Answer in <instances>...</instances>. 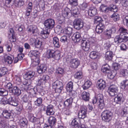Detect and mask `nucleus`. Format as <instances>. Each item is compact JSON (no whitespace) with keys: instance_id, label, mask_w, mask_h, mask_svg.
<instances>
[{"instance_id":"f257e3e1","label":"nucleus","mask_w":128,"mask_h":128,"mask_svg":"<svg viewBox=\"0 0 128 128\" xmlns=\"http://www.w3.org/2000/svg\"><path fill=\"white\" fill-rule=\"evenodd\" d=\"M35 74L34 72L30 70L27 72L24 76L26 79L23 82L22 89L25 91L32 90L35 91L34 89L31 85L32 81L30 79L32 78Z\"/></svg>"},{"instance_id":"f03ea898","label":"nucleus","mask_w":128,"mask_h":128,"mask_svg":"<svg viewBox=\"0 0 128 128\" xmlns=\"http://www.w3.org/2000/svg\"><path fill=\"white\" fill-rule=\"evenodd\" d=\"M119 34L114 39L115 42L120 43L122 42H126L128 40V31L126 29L120 28L118 30Z\"/></svg>"},{"instance_id":"7ed1b4c3","label":"nucleus","mask_w":128,"mask_h":128,"mask_svg":"<svg viewBox=\"0 0 128 128\" xmlns=\"http://www.w3.org/2000/svg\"><path fill=\"white\" fill-rule=\"evenodd\" d=\"M112 113L109 110H106L102 113V119L106 122H109L110 121L112 120Z\"/></svg>"},{"instance_id":"20e7f679","label":"nucleus","mask_w":128,"mask_h":128,"mask_svg":"<svg viewBox=\"0 0 128 128\" xmlns=\"http://www.w3.org/2000/svg\"><path fill=\"white\" fill-rule=\"evenodd\" d=\"M55 24L54 20L52 18H48L45 20L44 23L45 28L50 30L54 27Z\"/></svg>"},{"instance_id":"39448f33","label":"nucleus","mask_w":128,"mask_h":128,"mask_svg":"<svg viewBox=\"0 0 128 128\" xmlns=\"http://www.w3.org/2000/svg\"><path fill=\"white\" fill-rule=\"evenodd\" d=\"M52 87L54 89L55 92L59 94L61 92L63 88L62 83L58 80H56L52 84Z\"/></svg>"},{"instance_id":"423d86ee","label":"nucleus","mask_w":128,"mask_h":128,"mask_svg":"<svg viewBox=\"0 0 128 128\" xmlns=\"http://www.w3.org/2000/svg\"><path fill=\"white\" fill-rule=\"evenodd\" d=\"M84 24L83 21L80 18L75 19L73 22L74 28L78 30L82 28L84 26Z\"/></svg>"},{"instance_id":"0eeeda50","label":"nucleus","mask_w":128,"mask_h":128,"mask_svg":"<svg viewBox=\"0 0 128 128\" xmlns=\"http://www.w3.org/2000/svg\"><path fill=\"white\" fill-rule=\"evenodd\" d=\"M108 92L111 96H114L117 95L118 93V88L114 85H112L109 87Z\"/></svg>"},{"instance_id":"6e6552de","label":"nucleus","mask_w":128,"mask_h":128,"mask_svg":"<svg viewBox=\"0 0 128 128\" xmlns=\"http://www.w3.org/2000/svg\"><path fill=\"white\" fill-rule=\"evenodd\" d=\"M56 51L52 49H48L46 52V55L47 57L49 58H53L55 59L58 60L60 57V54H58L57 56L58 57L57 58L55 55Z\"/></svg>"},{"instance_id":"1a4fd4ad","label":"nucleus","mask_w":128,"mask_h":128,"mask_svg":"<svg viewBox=\"0 0 128 128\" xmlns=\"http://www.w3.org/2000/svg\"><path fill=\"white\" fill-rule=\"evenodd\" d=\"M96 96L99 103L98 104V107L100 109H102L104 106V96L102 94H98Z\"/></svg>"},{"instance_id":"9d476101","label":"nucleus","mask_w":128,"mask_h":128,"mask_svg":"<svg viewBox=\"0 0 128 128\" xmlns=\"http://www.w3.org/2000/svg\"><path fill=\"white\" fill-rule=\"evenodd\" d=\"M80 61L77 58H73L70 60V64L72 68L76 69L80 64Z\"/></svg>"},{"instance_id":"9b49d317","label":"nucleus","mask_w":128,"mask_h":128,"mask_svg":"<svg viewBox=\"0 0 128 128\" xmlns=\"http://www.w3.org/2000/svg\"><path fill=\"white\" fill-rule=\"evenodd\" d=\"M49 77L47 75H41L40 76V79L38 81V85L41 84H44L46 81L49 79Z\"/></svg>"},{"instance_id":"f8f14e48","label":"nucleus","mask_w":128,"mask_h":128,"mask_svg":"<svg viewBox=\"0 0 128 128\" xmlns=\"http://www.w3.org/2000/svg\"><path fill=\"white\" fill-rule=\"evenodd\" d=\"M78 116L79 118L84 119L87 116L86 108V107L81 108L78 113Z\"/></svg>"},{"instance_id":"ddd939ff","label":"nucleus","mask_w":128,"mask_h":128,"mask_svg":"<svg viewBox=\"0 0 128 128\" xmlns=\"http://www.w3.org/2000/svg\"><path fill=\"white\" fill-rule=\"evenodd\" d=\"M30 100L32 102H34L35 105L38 106H40L42 102V99L41 98H37L36 96H32Z\"/></svg>"},{"instance_id":"4468645a","label":"nucleus","mask_w":128,"mask_h":128,"mask_svg":"<svg viewBox=\"0 0 128 128\" xmlns=\"http://www.w3.org/2000/svg\"><path fill=\"white\" fill-rule=\"evenodd\" d=\"M96 86L98 88L102 90L106 86V82L104 80L100 79L98 81Z\"/></svg>"},{"instance_id":"2eb2a0df","label":"nucleus","mask_w":128,"mask_h":128,"mask_svg":"<svg viewBox=\"0 0 128 128\" xmlns=\"http://www.w3.org/2000/svg\"><path fill=\"white\" fill-rule=\"evenodd\" d=\"M123 95L121 93L118 94L114 98V101L116 103L120 104L124 101Z\"/></svg>"},{"instance_id":"dca6fc26","label":"nucleus","mask_w":128,"mask_h":128,"mask_svg":"<svg viewBox=\"0 0 128 128\" xmlns=\"http://www.w3.org/2000/svg\"><path fill=\"white\" fill-rule=\"evenodd\" d=\"M81 46L83 50L86 52L89 50L90 46L87 42L85 40H82L81 41Z\"/></svg>"},{"instance_id":"f3484780","label":"nucleus","mask_w":128,"mask_h":128,"mask_svg":"<svg viewBox=\"0 0 128 128\" xmlns=\"http://www.w3.org/2000/svg\"><path fill=\"white\" fill-rule=\"evenodd\" d=\"M53 106L51 104L48 105L46 107V113L47 115L50 116L54 114V112L53 110Z\"/></svg>"},{"instance_id":"a211bd4d","label":"nucleus","mask_w":128,"mask_h":128,"mask_svg":"<svg viewBox=\"0 0 128 128\" xmlns=\"http://www.w3.org/2000/svg\"><path fill=\"white\" fill-rule=\"evenodd\" d=\"M81 38L80 35L78 32L74 33L72 36V40L75 42H79Z\"/></svg>"},{"instance_id":"6ab92c4d","label":"nucleus","mask_w":128,"mask_h":128,"mask_svg":"<svg viewBox=\"0 0 128 128\" xmlns=\"http://www.w3.org/2000/svg\"><path fill=\"white\" fill-rule=\"evenodd\" d=\"M82 99L86 102L89 101L90 98V94L88 92H83L81 94Z\"/></svg>"},{"instance_id":"aec40b11","label":"nucleus","mask_w":128,"mask_h":128,"mask_svg":"<svg viewBox=\"0 0 128 128\" xmlns=\"http://www.w3.org/2000/svg\"><path fill=\"white\" fill-rule=\"evenodd\" d=\"M12 92L10 93H12L14 95L17 96H20L21 94V90L17 86L14 87Z\"/></svg>"},{"instance_id":"412c9836","label":"nucleus","mask_w":128,"mask_h":128,"mask_svg":"<svg viewBox=\"0 0 128 128\" xmlns=\"http://www.w3.org/2000/svg\"><path fill=\"white\" fill-rule=\"evenodd\" d=\"M9 104L14 106H17L18 104V102L14 97H11L9 98Z\"/></svg>"},{"instance_id":"4be33fe9","label":"nucleus","mask_w":128,"mask_h":128,"mask_svg":"<svg viewBox=\"0 0 128 128\" xmlns=\"http://www.w3.org/2000/svg\"><path fill=\"white\" fill-rule=\"evenodd\" d=\"M37 70L39 74H41L46 72L47 68L45 65L42 64L38 67Z\"/></svg>"},{"instance_id":"5701e85b","label":"nucleus","mask_w":128,"mask_h":128,"mask_svg":"<svg viewBox=\"0 0 128 128\" xmlns=\"http://www.w3.org/2000/svg\"><path fill=\"white\" fill-rule=\"evenodd\" d=\"M110 68L109 65L107 64L104 65L102 67L101 71L104 74L108 73L110 72Z\"/></svg>"},{"instance_id":"b1692460","label":"nucleus","mask_w":128,"mask_h":128,"mask_svg":"<svg viewBox=\"0 0 128 128\" xmlns=\"http://www.w3.org/2000/svg\"><path fill=\"white\" fill-rule=\"evenodd\" d=\"M73 102V99L70 98L67 99L64 102V107L72 108V104Z\"/></svg>"},{"instance_id":"393cba45","label":"nucleus","mask_w":128,"mask_h":128,"mask_svg":"<svg viewBox=\"0 0 128 128\" xmlns=\"http://www.w3.org/2000/svg\"><path fill=\"white\" fill-rule=\"evenodd\" d=\"M20 125L22 128H25L27 127L28 121L26 118L21 119L20 120Z\"/></svg>"},{"instance_id":"a878e982","label":"nucleus","mask_w":128,"mask_h":128,"mask_svg":"<svg viewBox=\"0 0 128 128\" xmlns=\"http://www.w3.org/2000/svg\"><path fill=\"white\" fill-rule=\"evenodd\" d=\"M32 97V96H29V94L28 93L26 92L23 96L22 99L23 101L25 102H31L32 101H31L30 100H31Z\"/></svg>"},{"instance_id":"bb28decb","label":"nucleus","mask_w":128,"mask_h":128,"mask_svg":"<svg viewBox=\"0 0 128 128\" xmlns=\"http://www.w3.org/2000/svg\"><path fill=\"white\" fill-rule=\"evenodd\" d=\"M28 33L35 34L38 31L37 27L35 25L31 26L28 28Z\"/></svg>"},{"instance_id":"cd10ccee","label":"nucleus","mask_w":128,"mask_h":128,"mask_svg":"<svg viewBox=\"0 0 128 128\" xmlns=\"http://www.w3.org/2000/svg\"><path fill=\"white\" fill-rule=\"evenodd\" d=\"M2 114L4 117L6 118H13L11 113L7 110H4Z\"/></svg>"},{"instance_id":"c85d7f7f","label":"nucleus","mask_w":128,"mask_h":128,"mask_svg":"<svg viewBox=\"0 0 128 128\" xmlns=\"http://www.w3.org/2000/svg\"><path fill=\"white\" fill-rule=\"evenodd\" d=\"M56 121V118L53 116L50 117L48 119V122L49 125L51 126H54L55 125Z\"/></svg>"},{"instance_id":"c756f323","label":"nucleus","mask_w":128,"mask_h":128,"mask_svg":"<svg viewBox=\"0 0 128 128\" xmlns=\"http://www.w3.org/2000/svg\"><path fill=\"white\" fill-rule=\"evenodd\" d=\"M40 54L39 52L36 50H33L31 51L28 54V55L30 57L33 56L35 57V58H38V55Z\"/></svg>"},{"instance_id":"7c9ffc66","label":"nucleus","mask_w":128,"mask_h":128,"mask_svg":"<svg viewBox=\"0 0 128 128\" xmlns=\"http://www.w3.org/2000/svg\"><path fill=\"white\" fill-rule=\"evenodd\" d=\"M52 41L54 47L56 48H59L60 47V44L58 37H54L53 38Z\"/></svg>"},{"instance_id":"2f4dec72","label":"nucleus","mask_w":128,"mask_h":128,"mask_svg":"<svg viewBox=\"0 0 128 128\" xmlns=\"http://www.w3.org/2000/svg\"><path fill=\"white\" fill-rule=\"evenodd\" d=\"M66 88L68 92H72L73 89V83L71 81L69 82L67 84Z\"/></svg>"},{"instance_id":"473e14b6","label":"nucleus","mask_w":128,"mask_h":128,"mask_svg":"<svg viewBox=\"0 0 128 128\" xmlns=\"http://www.w3.org/2000/svg\"><path fill=\"white\" fill-rule=\"evenodd\" d=\"M80 119L79 118H76L72 120V125L75 128L78 127L80 126Z\"/></svg>"},{"instance_id":"72a5a7b5","label":"nucleus","mask_w":128,"mask_h":128,"mask_svg":"<svg viewBox=\"0 0 128 128\" xmlns=\"http://www.w3.org/2000/svg\"><path fill=\"white\" fill-rule=\"evenodd\" d=\"M50 30L46 31V30L42 31L41 32L40 35L44 39L48 38L49 35Z\"/></svg>"},{"instance_id":"f704fd0d","label":"nucleus","mask_w":128,"mask_h":128,"mask_svg":"<svg viewBox=\"0 0 128 128\" xmlns=\"http://www.w3.org/2000/svg\"><path fill=\"white\" fill-rule=\"evenodd\" d=\"M113 57V54L112 52L109 51L106 52L105 57L106 59L108 60H112Z\"/></svg>"},{"instance_id":"c9c22d12","label":"nucleus","mask_w":128,"mask_h":128,"mask_svg":"<svg viewBox=\"0 0 128 128\" xmlns=\"http://www.w3.org/2000/svg\"><path fill=\"white\" fill-rule=\"evenodd\" d=\"M14 4L16 7L20 8L24 4L23 0H14Z\"/></svg>"},{"instance_id":"e433bc0d","label":"nucleus","mask_w":128,"mask_h":128,"mask_svg":"<svg viewBox=\"0 0 128 128\" xmlns=\"http://www.w3.org/2000/svg\"><path fill=\"white\" fill-rule=\"evenodd\" d=\"M70 10V14H71L75 18L77 17L78 14H79L78 8H74Z\"/></svg>"},{"instance_id":"4c0bfd02","label":"nucleus","mask_w":128,"mask_h":128,"mask_svg":"<svg viewBox=\"0 0 128 128\" xmlns=\"http://www.w3.org/2000/svg\"><path fill=\"white\" fill-rule=\"evenodd\" d=\"M14 57L13 56L10 55V56H7L5 58V62L8 64H10L13 62V59Z\"/></svg>"},{"instance_id":"58836bf2","label":"nucleus","mask_w":128,"mask_h":128,"mask_svg":"<svg viewBox=\"0 0 128 128\" xmlns=\"http://www.w3.org/2000/svg\"><path fill=\"white\" fill-rule=\"evenodd\" d=\"M97 10L96 8H94L92 10H89L87 12L88 15L90 16H93L96 13Z\"/></svg>"},{"instance_id":"ea45409f","label":"nucleus","mask_w":128,"mask_h":128,"mask_svg":"<svg viewBox=\"0 0 128 128\" xmlns=\"http://www.w3.org/2000/svg\"><path fill=\"white\" fill-rule=\"evenodd\" d=\"M92 84V82L89 80H87L84 83L82 86L84 90H86L90 88Z\"/></svg>"},{"instance_id":"a19ab883","label":"nucleus","mask_w":128,"mask_h":128,"mask_svg":"<svg viewBox=\"0 0 128 128\" xmlns=\"http://www.w3.org/2000/svg\"><path fill=\"white\" fill-rule=\"evenodd\" d=\"M74 76L75 78L80 80L82 77V73L81 71L77 72L75 74Z\"/></svg>"},{"instance_id":"79ce46f5","label":"nucleus","mask_w":128,"mask_h":128,"mask_svg":"<svg viewBox=\"0 0 128 128\" xmlns=\"http://www.w3.org/2000/svg\"><path fill=\"white\" fill-rule=\"evenodd\" d=\"M72 108L64 107L63 108L64 113L66 115H70L71 113Z\"/></svg>"},{"instance_id":"37998d69","label":"nucleus","mask_w":128,"mask_h":128,"mask_svg":"<svg viewBox=\"0 0 128 128\" xmlns=\"http://www.w3.org/2000/svg\"><path fill=\"white\" fill-rule=\"evenodd\" d=\"M122 88L124 89L126 86L128 85V78L124 79L121 82Z\"/></svg>"},{"instance_id":"c03bdc74","label":"nucleus","mask_w":128,"mask_h":128,"mask_svg":"<svg viewBox=\"0 0 128 128\" xmlns=\"http://www.w3.org/2000/svg\"><path fill=\"white\" fill-rule=\"evenodd\" d=\"M0 103L1 104L4 105L9 104V99L8 100L6 97H3L0 100Z\"/></svg>"},{"instance_id":"a18cd8bd","label":"nucleus","mask_w":128,"mask_h":128,"mask_svg":"<svg viewBox=\"0 0 128 128\" xmlns=\"http://www.w3.org/2000/svg\"><path fill=\"white\" fill-rule=\"evenodd\" d=\"M70 10L69 8H65L64 11H63L62 12V16L64 17L68 16L69 14H70Z\"/></svg>"},{"instance_id":"49530a36","label":"nucleus","mask_w":128,"mask_h":128,"mask_svg":"<svg viewBox=\"0 0 128 128\" xmlns=\"http://www.w3.org/2000/svg\"><path fill=\"white\" fill-rule=\"evenodd\" d=\"M8 71L6 68H3L0 69V77L4 76Z\"/></svg>"},{"instance_id":"de8ad7c7","label":"nucleus","mask_w":128,"mask_h":128,"mask_svg":"<svg viewBox=\"0 0 128 128\" xmlns=\"http://www.w3.org/2000/svg\"><path fill=\"white\" fill-rule=\"evenodd\" d=\"M112 31L110 30H107L104 32V35L108 39H110L111 37Z\"/></svg>"},{"instance_id":"09e8293b","label":"nucleus","mask_w":128,"mask_h":128,"mask_svg":"<svg viewBox=\"0 0 128 128\" xmlns=\"http://www.w3.org/2000/svg\"><path fill=\"white\" fill-rule=\"evenodd\" d=\"M32 60V66H36L38 65L40 61L39 60V58H35V59H31Z\"/></svg>"},{"instance_id":"8fccbe9b","label":"nucleus","mask_w":128,"mask_h":128,"mask_svg":"<svg viewBox=\"0 0 128 128\" xmlns=\"http://www.w3.org/2000/svg\"><path fill=\"white\" fill-rule=\"evenodd\" d=\"M87 42L90 46H94L95 42L94 38L92 37L89 38Z\"/></svg>"},{"instance_id":"3c124183","label":"nucleus","mask_w":128,"mask_h":128,"mask_svg":"<svg viewBox=\"0 0 128 128\" xmlns=\"http://www.w3.org/2000/svg\"><path fill=\"white\" fill-rule=\"evenodd\" d=\"M72 28H68L66 29L65 33L68 35V38H69L72 34Z\"/></svg>"},{"instance_id":"603ef678","label":"nucleus","mask_w":128,"mask_h":128,"mask_svg":"<svg viewBox=\"0 0 128 128\" xmlns=\"http://www.w3.org/2000/svg\"><path fill=\"white\" fill-rule=\"evenodd\" d=\"M42 42L38 39H36V40L34 44L35 47L38 48H40L42 45Z\"/></svg>"},{"instance_id":"864d4df0","label":"nucleus","mask_w":128,"mask_h":128,"mask_svg":"<svg viewBox=\"0 0 128 128\" xmlns=\"http://www.w3.org/2000/svg\"><path fill=\"white\" fill-rule=\"evenodd\" d=\"M112 18L115 22L116 21L118 20L119 19V15L117 13H114L112 16Z\"/></svg>"},{"instance_id":"5fc2aeb1","label":"nucleus","mask_w":128,"mask_h":128,"mask_svg":"<svg viewBox=\"0 0 128 128\" xmlns=\"http://www.w3.org/2000/svg\"><path fill=\"white\" fill-rule=\"evenodd\" d=\"M68 3L73 6H75L78 4L77 0H69Z\"/></svg>"},{"instance_id":"6e6d98bb","label":"nucleus","mask_w":128,"mask_h":128,"mask_svg":"<svg viewBox=\"0 0 128 128\" xmlns=\"http://www.w3.org/2000/svg\"><path fill=\"white\" fill-rule=\"evenodd\" d=\"M6 89L8 90L10 92H12L13 88L12 84L10 82L8 83L6 85Z\"/></svg>"},{"instance_id":"4d7b16f0","label":"nucleus","mask_w":128,"mask_h":128,"mask_svg":"<svg viewBox=\"0 0 128 128\" xmlns=\"http://www.w3.org/2000/svg\"><path fill=\"white\" fill-rule=\"evenodd\" d=\"M90 56L92 59H94L97 57V54L95 52H91Z\"/></svg>"},{"instance_id":"13d9d810","label":"nucleus","mask_w":128,"mask_h":128,"mask_svg":"<svg viewBox=\"0 0 128 128\" xmlns=\"http://www.w3.org/2000/svg\"><path fill=\"white\" fill-rule=\"evenodd\" d=\"M114 72H112L110 70V72H108V77L110 79H113L114 78L115 75L113 73Z\"/></svg>"},{"instance_id":"bf43d9fd","label":"nucleus","mask_w":128,"mask_h":128,"mask_svg":"<svg viewBox=\"0 0 128 128\" xmlns=\"http://www.w3.org/2000/svg\"><path fill=\"white\" fill-rule=\"evenodd\" d=\"M6 49L7 51L10 52L11 51L12 46V43L11 42H8L6 45Z\"/></svg>"},{"instance_id":"052dcab7","label":"nucleus","mask_w":128,"mask_h":128,"mask_svg":"<svg viewBox=\"0 0 128 128\" xmlns=\"http://www.w3.org/2000/svg\"><path fill=\"white\" fill-rule=\"evenodd\" d=\"M120 74L123 76H126L128 74L127 70L126 69H122L120 72Z\"/></svg>"},{"instance_id":"680f3d73","label":"nucleus","mask_w":128,"mask_h":128,"mask_svg":"<svg viewBox=\"0 0 128 128\" xmlns=\"http://www.w3.org/2000/svg\"><path fill=\"white\" fill-rule=\"evenodd\" d=\"M68 38V37L66 36H63L61 37L60 41L61 42L64 43L67 42Z\"/></svg>"},{"instance_id":"e2e57ef3","label":"nucleus","mask_w":128,"mask_h":128,"mask_svg":"<svg viewBox=\"0 0 128 128\" xmlns=\"http://www.w3.org/2000/svg\"><path fill=\"white\" fill-rule=\"evenodd\" d=\"M103 29L100 27L98 26H97L96 28V32L98 33H101L104 30Z\"/></svg>"},{"instance_id":"0e129e2a","label":"nucleus","mask_w":128,"mask_h":128,"mask_svg":"<svg viewBox=\"0 0 128 128\" xmlns=\"http://www.w3.org/2000/svg\"><path fill=\"white\" fill-rule=\"evenodd\" d=\"M64 72V70L62 68H58L56 70V73L57 74H62Z\"/></svg>"},{"instance_id":"69168bd1","label":"nucleus","mask_w":128,"mask_h":128,"mask_svg":"<svg viewBox=\"0 0 128 128\" xmlns=\"http://www.w3.org/2000/svg\"><path fill=\"white\" fill-rule=\"evenodd\" d=\"M114 69L115 70H118L120 68V65L118 63H114L113 66Z\"/></svg>"},{"instance_id":"338daca9","label":"nucleus","mask_w":128,"mask_h":128,"mask_svg":"<svg viewBox=\"0 0 128 128\" xmlns=\"http://www.w3.org/2000/svg\"><path fill=\"white\" fill-rule=\"evenodd\" d=\"M36 40H36L34 38H30L29 40V43L31 45H34Z\"/></svg>"},{"instance_id":"774afa93","label":"nucleus","mask_w":128,"mask_h":128,"mask_svg":"<svg viewBox=\"0 0 128 128\" xmlns=\"http://www.w3.org/2000/svg\"><path fill=\"white\" fill-rule=\"evenodd\" d=\"M6 125L5 121L1 120V122H0V128H4Z\"/></svg>"}]
</instances>
